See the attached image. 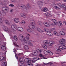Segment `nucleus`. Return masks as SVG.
I'll use <instances>...</instances> for the list:
<instances>
[{"label":"nucleus","instance_id":"1","mask_svg":"<svg viewBox=\"0 0 66 66\" xmlns=\"http://www.w3.org/2000/svg\"><path fill=\"white\" fill-rule=\"evenodd\" d=\"M20 7H21V10H23L24 11L27 10L28 9H30L31 8L30 5L29 4H28L26 6V7L23 5H20Z\"/></svg>","mask_w":66,"mask_h":66},{"label":"nucleus","instance_id":"2","mask_svg":"<svg viewBox=\"0 0 66 66\" xmlns=\"http://www.w3.org/2000/svg\"><path fill=\"white\" fill-rule=\"evenodd\" d=\"M27 35L26 36V37H25V38H24V42H25V41H26L27 42H30V40H29V38H30V35L29 34H27Z\"/></svg>","mask_w":66,"mask_h":66},{"label":"nucleus","instance_id":"3","mask_svg":"<svg viewBox=\"0 0 66 66\" xmlns=\"http://www.w3.org/2000/svg\"><path fill=\"white\" fill-rule=\"evenodd\" d=\"M23 45H28L29 46H33L32 43H30V42H29L28 41L27 42V41H26L23 42Z\"/></svg>","mask_w":66,"mask_h":66},{"label":"nucleus","instance_id":"4","mask_svg":"<svg viewBox=\"0 0 66 66\" xmlns=\"http://www.w3.org/2000/svg\"><path fill=\"white\" fill-rule=\"evenodd\" d=\"M23 36L22 35H20L19 36V38L20 40H22V41H23V42H24V38H23Z\"/></svg>","mask_w":66,"mask_h":66},{"label":"nucleus","instance_id":"5","mask_svg":"<svg viewBox=\"0 0 66 66\" xmlns=\"http://www.w3.org/2000/svg\"><path fill=\"white\" fill-rule=\"evenodd\" d=\"M52 6L56 10H59V9H60L59 7H57V6H56L55 5V4L54 3H53L52 4Z\"/></svg>","mask_w":66,"mask_h":66},{"label":"nucleus","instance_id":"6","mask_svg":"<svg viewBox=\"0 0 66 66\" xmlns=\"http://www.w3.org/2000/svg\"><path fill=\"white\" fill-rule=\"evenodd\" d=\"M3 29L4 30V31H6L7 32H9L10 31V29H8L7 27L6 26H4L3 27Z\"/></svg>","mask_w":66,"mask_h":66},{"label":"nucleus","instance_id":"7","mask_svg":"<svg viewBox=\"0 0 66 66\" xmlns=\"http://www.w3.org/2000/svg\"><path fill=\"white\" fill-rule=\"evenodd\" d=\"M14 22L16 23H18L19 21V19L18 18H15L14 19Z\"/></svg>","mask_w":66,"mask_h":66},{"label":"nucleus","instance_id":"8","mask_svg":"<svg viewBox=\"0 0 66 66\" xmlns=\"http://www.w3.org/2000/svg\"><path fill=\"white\" fill-rule=\"evenodd\" d=\"M38 4L39 6L40 7H42L43 6V2L41 1L39 2Z\"/></svg>","mask_w":66,"mask_h":66},{"label":"nucleus","instance_id":"9","mask_svg":"<svg viewBox=\"0 0 66 66\" xmlns=\"http://www.w3.org/2000/svg\"><path fill=\"white\" fill-rule=\"evenodd\" d=\"M1 48L2 50L5 51L6 50V47L4 45H2L1 46Z\"/></svg>","mask_w":66,"mask_h":66},{"label":"nucleus","instance_id":"10","mask_svg":"<svg viewBox=\"0 0 66 66\" xmlns=\"http://www.w3.org/2000/svg\"><path fill=\"white\" fill-rule=\"evenodd\" d=\"M64 43V40L63 39H62L60 40L59 41V43L61 45L63 44Z\"/></svg>","mask_w":66,"mask_h":66},{"label":"nucleus","instance_id":"11","mask_svg":"<svg viewBox=\"0 0 66 66\" xmlns=\"http://www.w3.org/2000/svg\"><path fill=\"white\" fill-rule=\"evenodd\" d=\"M43 23L46 27H49V24L48 22H44Z\"/></svg>","mask_w":66,"mask_h":66},{"label":"nucleus","instance_id":"12","mask_svg":"<svg viewBox=\"0 0 66 66\" xmlns=\"http://www.w3.org/2000/svg\"><path fill=\"white\" fill-rule=\"evenodd\" d=\"M11 28L12 29H13L14 30L16 31L17 30V28L15 27V26L13 25H12Z\"/></svg>","mask_w":66,"mask_h":66},{"label":"nucleus","instance_id":"13","mask_svg":"<svg viewBox=\"0 0 66 66\" xmlns=\"http://www.w3.org/2000/svg\"><path fill=\"white\" fill-rule=\"evenodd\" d=\"M2 9L3 10H4L3 11L5 12V14H6L5 13L7 12H8V11L7 10H8V9L5 8V7H3Z\"/></svg>","mask_w":66,"mask_h":66},{"label":"nucleus","instance_id":"14","mask_svg":"<svg viewBox=\"0 0 66 66\" xmlns=\"http://www.w3.org/2000/svg\"><path fill=\"white\" fill-rule=\"evenodd\" d=\"M1 15H5V12H3V11H1L0 12V16Z\"/></svg>","mask_w":66,"mask_h":66},{"label":"nucleus","instance_id":"15","mask_svg":"<svg viewBox=\"0 0 66 66\" xmlns=\"http://www.w3.org/2000/svg\"><path fill=\"white\" fill-rule=\"evenodd\" d=\"M46 52H47L48 53L50 54V55H53V53L51 52V51H50L49 50H47V51H45Z\"/></svg>","mask_w":66,"mask_h":66},{"label":"nucleus","instance_id":"16","mask_svg":"<svg viewBox=\"0 0 66 66\" xmlns=\"http://www.w3.org/2000/svg\"><path fill=\"white\" fill-rule=\"evenodd\" d=\"M29 27L31 29H34V28H35L34 27V25H29Z\"/></svg>","mask_w":66,"mask_h":66},{"label":"nucleus","instance_id":"17","mask_svg":"<svg viewBox=\"0 0 66 66\" xmlns=\"http://www.w3.org/2000/svg\"><path fill=\"white\" fill-rule=\"evenodd\" d=\"M55 44V42L53 41H51L48 44L50 46H51L52 44Z\"/></svg>","mask_w":66,"mask_h":66},{"label":"nucleus","instance_id":"18","mask_svg":"<svg viewBox=\"0 0 66 66\" xmlns=\"http://www.w3.org/2000/svg\"><path fill=\"white\" fill-rule=\"evenodd\" d=\"M26 45V44L24 45L25 46L24 47V49L26 50H28V49H29V47L28 46Z\"/></svg>","mask_w":66,"mask_h":66},{"label":"nucleus","instance_id":"19","mask_svg":"<svg viewBox=\"0 0 66 66\" xmlns=\"http://www.w3.org/2000/svg\"><path fill=\"white\" fill-rule=\"evenodd\" d=\"M60 33L61 35H65L64 32L62 31H61L60 32Z\"/></svg>","mask_w":66,"mask_h":66},{"label":"nucleus","instance_id":"20","mask_svg":"<svg viewBox=\"0 0 66 66\" xmlns=\"http://www.w3.org/2000/svg\"><path fill=\"white\" fill-rule=\"evenodd\" d=\"M47 34L49 36H51L52 35V33L48 31L47 33Z\"/></svg>","mask_w":66,"mask_h":66},{"label":"nucleus","instance_id":"21","mask_svg":"<svg viewBox=\"0 0 66 66\" xmlns=\"http://www.w3.org/2000/svg\"><path fill=\"white\" fill-rule=\"evenodd\" d=\"M38 24L40 26H42L43 25V23L40 21H39L38 22Z\"/></svg>","mask_w":66,"mask_h":66},{"label":"nucleus","instance_id":"22","mask_svg":"<svg viewBox=\"0 0 66 66\" xmlns=\"http://www.w3.org/2000/svg\"><path fill=\"white\" fill-rule=\"evenodd\" d=\"M5 59V57H3V56H1L0 57V61H2Z\"/></svg>","mask_w":66,"mask_h":66},{"label":"nucleus","instance_id":"23","mask_svg":"<svg viewBox=\"0 0 66 66\" xmlns=\"http://www.w3.org/2000/svg\"><path fill=\"white\" fill-rule=\"evenodd\" d=\"M37 30L38 31H39V32L41 33L42 32H43L42 31V30H41V29H40L39 28H37Z\"/></svg>","mask_w":66,"mask_h":66},{"label":"nucleus","instance_id":"24","mask_svg":"<svg viewBox=\"0 0 66 66\" xmlns=\"http://www.w3.org/2000/svg\"><path fill=\"white\" fill-rule=\"evenodd\" d=\"M13 38L15 40L17 41L18 40L17 37L16 36H14Z\"/></svg>","mask_w":66,"mask_h":66},{"label":"nucleus","instance_id":"25","mask_svg":"<svg viewBox=\"0 0 66 66\" xmlns=\"http://www.w3.org/2000/svg\"><path fill=\"white\" fill-rule=\"evenodd\" d=\"M62 7H63V8H64V9H65V10H66V6L64 4L62 5H61Z\"/></svg>","mask_w":66,"mask_h":66},{"label":"nucleus","instance_id":"26","mask_svg":"<svg viewBox=\"0 0 66 66\" xmlns=\"http://www.w3.org/2000/svg\"><path fill=\"white\" fill-rule=\"evenodd\" d=\"M45 65H50L51 66V65H53V63H52L51 62H50L49 63H47L46 64H45Z\"/></svg>","mask_w":66,"mask_h":66},{"label":"nucleus","instance_id":"27","mask_svg":"<svg viewBox=\"0 0 66 66\" xmlns=\"http://www.w3.org/2000/svg\"><path fill=\"white\" fill-rule=\"evenodd\" d=\"M27 31L28 32H32V30L31 29H27Z\"/></svg>","mask_w":66,"mask_h":66},{"label":"nucleus","instance_id":"28","mask_svg":"<svg viewBox=\"0 0 66 66\" xmlns=\"http://www.w3.org/2000/svg\"><path fill=\"white\" fill-rule=\"evenodd\" d=\"M6 61H5V62H3V63L4 64H3V66H7L6 65H7V63H6Z\"/></svg>","mask_w":66,"mask_h":66},{"label":"nucleus","instance_id":"29","mask_svg":"<svg viewBox=\"0 0 66 66\" xmlns=\"http://www.w3.org/2000/svg\"><path fill=\"white\" fill-rule=\"evenodd\" d=\"M62 23H60V22H59V24H58V26L59 27V28H61V27L62 26Z\"/></svg>","mask_w":66,"mask_h":66},{"label":"nucleus","instance_id":"30","mask_svg":"<svg viewBox=\"0 0 66 66\" xmlns=\"http://www.w3.org/2000/svg\"><path fill=\"white\" fill-rule=\"evenodd\" d=\"M47 10H48V9H47V8H45L44 9L43 11L45 12H46L47 11Z\"/></svg>","mask_w":66,"mask_h":66},{"label":"nucleus","instance_id":"31","mask_svg":"<svg viewBox=\"0 0 66 66\" xmlns=\"http://www.w3.org/2000/svg\"><path fill=\"white\" fill-rule=\"evenodd\" d=\"M5 23L6 24H10V22L7 20H5Z\"/></svg>","mask_w":66,"mask_h":66},{"label":"nucleus","instance_id":"32","mask_svg":"<svg viewBox=\"0 0 66 66\" xmlns=\"http://www.w3.org/2000/svg\"><path fill=\"white\" fill-rule=\"evenodd\" d=\"M27 66H33V64H27Z\"/></svg>","mask_w":66,"mask_h":66},{"label":"nucleus","instance_id":"33","mask_svg":"<svg viewBox=\"0 0 66 66\" xmlns=\"http://www.w3.org/2000/svg\"><path fill=\"white\" fill-rule=\"evenodd\" d=\"M56 50L57 51H59L60 52H61V50H60V49H59V48H56Z\"/></svg>","mask_w":66,"mask_h":66},{"label":"nucleus","instance_id":"34","mask_svg":"<svg viewBox=\"0 0 66 66\" xmlns=\"http://www.w3.org/2000/svg\"><path fill=\"white\" fill-rule=\"evenodd\" d=\"M23 31V28H22L21 27L20 31V32H22Z\"/></svg>","mask_w":66,"mask_h":66},{"label":"nucleus","instance_id":"35","mask_svg":"<svg viewBox=\"0 0 66 66\" xmlns=\"http://www.w3.org/2000/svg\"><path fill=\"white\" fill-rule=\"evenodd\" d=\"M43 47L45 49H46L47 48V47L46 45H44L43 46Z\"/></svg>","mask_w":66,"mask_h":66},{"label":"nucleus","instance_id":"36","mask_svg":"<svg viewBox=\"0 0 66 66\" xmlns=\"http://www.w3.org/2000/svg\"><path fill=\"white\" fill-rule=\"evenodd\" d=\"M36 52H37V51L36 50H34V54H38V53H36Z\"/></svg>","mask_w":66,"mask_h":66},{"label":"nucleus","instance_id":"37","mask_svg":"<svg viewBox=\"0 0 66 66\" xmlns=\"http://www.w3.org/2000/svg\"><path fill=\"white\" fill-rule=\"evenodd\" d=\"M56 20L55 19H52V21L54 22V23L56 21Z\"/></svg>","mask_w":66,"mask_h":66},{"label":"nucleus","instance_id":"38","mask_svg":"<svg viewBox=\"0 0 66 66\" xmlns=\"http://www.w3.org/2000/svg\"><path fill=\"white\" fill-rule=\"evenodd\" d=\"M21 22L23 24H24V23H25V21H21Z\"/></svg>","mask_w":66,"mask_h":66},{"label":"nucleus","instance_id":"39","mask_svg":"<svg viewBox=\"0 0 66 66\" xmlns=\"http://www.w3.org/2000/svg\"><path fill=\"white\" fill-rule=\"evenodd\" d=\"M53 33L54 34V35H56V34H57V32H56L55 31H54L53 32Z\"/></svg>","mask_w":66,"mask_h":66},{"label":"nucleus","instance_id":"40","mask_svg":"<svg viewBox=\"0 0 66 66\" xmlns=\"http://www.w3.org/2000/svg\"><path fill=\"white\" fill-rule=\"evenodd\" d=\"M23 13H21L20 14V16L21 17H24V16H23Z\"/></svg>","mask_w":66,"mask_h":66},{"label":"nucleus","instance_id":"41","mask_svg":"<svg viewBox=\"0 0 66 66\" xmlns=\"http://www.w3.org/2000/svg\"><path fill=\"white\" fill-rule=\"evenodd\" d=\"M54 23V24H55V25H56V24H58V23H57V21H56L55 23Z\"/></svg>","mask_w":66,"mask_h":66},{"label":"nucleus","instance_id":"42","mask_svg":"<svg viewBox=\"0 0 66 66\" xmlns=\"http://www.w3.org/2000/svg\"><path fill=\"white\" fill-rule=\"evenodd\" d=\"M39 56H40V57H42L43 56V54H40Z\"/></svg>","mask_w":66,"mask_h":66},{"label":"nucleus","instance_id":"43","mask_svg":"<svg viewBox=\"0 0 66 66\" xmlns=\"http://www.w3.org/2000/svg\"><path fill=\"white\" fill-rule=\"evenodd\" d=\"M9 6H11V7H13L14 6V5L13 4H11L9 5Z\"/></svg>","mask_w":66,"mask_h":66},{"label":"nucleus","instance_id":"44","mask_svg":"<svg viewBox=\"0 0 66 66\" xmlns=\"http://www.w3.org/2000/svg\"><path fill=\"white\" fill-rule=\"evenodd\" d=\"M33 59L34 60V61H36V59H37V57H35L34 58H33Z\"/></svg>","mask_w":66,"mask_h":66},{"label":"nucleus","instance_id":"45","mask_svg":"<svg viewBox=\"0 0 66 66\" xmlns=\"http://www.w3.org/2000/svg\"><path fill=\"white\" fill-rule=\"evenodd\" d=\"M21 27H19L17 29L18 31H20Z\"/></svg>","mask_w":66,"mask_h":66},{"label":"nucleus","instance_id":"46","mask_svg":"<svg viewBox=\"0 0 66 66\" xmlns=\"http://www.w3.org/2000/svg\"><path fill=\"white\" fill-rule=\"evenodd\" d=\"M28 63V64H31V60H29L28 61V62H27Z\"/></svg>","mask_w":66,"mask_h":66},{"label":"nucleus","instance_id":"47","mask_svg":"<svg viewBox=\"0 0 66 66\" xmlns=\"http://www.w3.org/2000/svg\"><path fill=\"white\" fill-rule=\"evenodd\" d=\"M11 1L12 2H13L14 3L16 2V1L15 0H11Z\"/></svg>","mask_w":66,"mask_h":66},{"label":"nucleus","instance_id":"48","mask_svg":"<svg viewBox=\"0 0 66 66\" xmlns=\"http://www.w3.org/2000/svg\"><path fill=\"white\" fill-rule=\"evenodd\" d=\"M13 44H14V45H15V46H16V47H18L19 46H18V45H17V44H15V43H13Z\"/></svg>","mask_w":66,"mask_h":66},{"label":"nucleus","instance_id":"49","mask_svg":"<svg viewBox=\"0 0 66 66\" xmlns=\"http://www.w3.org/2000/svg\"><path fill=\"white\" fill-rule=\"evenodd\" d=\"M25 61H26V62H28V61H29V60H28V58H26L25 59Z\"/></svg>","mask_w":66,"mask_h":66},{"label":"nucleus","instance_id":"50","mask_svg":"<svg viewBox=\"0 0 66 66\" xmlns=\"http://www.w3.org/2000/svg\"><path fill=\"white\" fill-rule=\"evenodd\" d=\"M54 30H55V29L54 28H53V29H51V32H54Z\"/></svg>","mask_w":66,"mask_h":66},{"label":"nucleus","instance_id":"51","mask_svg":"<svg viewBox=\"0 0 66 66\" xmlns=\"http://www.w3.org/2000/svg\"><path fill=\"white\" fill-rule=\"evenodd\" d=\"M46 42L48 43V44H49V42H50V41L49 40H46Z\"/></svg>","mask_w":66,"mask_h":66},{"label":"nucleus","instance_id":"52","mask_svg":"<svg viewBox=\"0 0 66 66\" xmlns=\"http://www.w3.org/2000/svg\"><path fill=\"white\" fill-rule=\"evenodd\" d=\"M31 23L32 24H33V23H34V21L32 20L31 21Z\"/></svg>","mask_w":66,"mask_h":66},{"label":"nucleus","instance_id":"53","mask_svg":"<svg viewBox=\"0 0 66 66\" xmlns=\"http://www.w3.org/2000/svg\"><path fill=\"white\" fill-rule=\"evenodd\" d=\"M39 60V58H36V61H37L38 60Z\"/></svg>","mask_w":66,"mask_h":66},{"label":"nucleus","instance_id":"54","mask_svg":"<svg viewBox=\"0 0 66 66\" xmlns=\"http://www.w3.org/2000/svg\"><path fill=\"white\" fill-rule=\"evenodd\" d=\"M13 11V9H11L10 10V12H12Z\"/></svg>","mask_w":66,"mask_h":66},{"label":"nucleus","instance_id":"55","mask_svg":"<svg viewBox=\"0 0 66 66\" xmlns=\"http://www.w3.org/2000/svg\"><path fill=\"white\" fill-rule=\"evenodd\" d=\"M47 29H45V32H47H47H48V31H47Z\"/></svg>","mask_w":66,"mask_h":66},{"label":"nucleus","instance_id":"56","mask_svg":"<svg viewBox=\"0 0 66 66\" xmlns=\"http://www.w3.org/2000/svg\"><path fill=\"white\" fill-rule=\"evenodd\" d=\"M1 20H2V19L0 18V24L1 23Z\"/></svg>","mask_w":66,"mask_h":66},{"label":"nucleus","instance_id":"57","mask_svg":"<svg viewBox=\"0 0 66 66\" xmlns=\"http://www.w3.org/2000/svg\"><path fill=\"white\" fill-rule=\"evenodd\" d=\"M44 43H45V44H48V42H47V41H46V42H44Z\"/></svg>","mask_w":66,"mask_h":66},{"label":"nucleus","instance_id":"58","mask_svg":"<svg viewBox=\"0 0 66 66\" xmlns=\"http://www.w3.org/2000/svg\"><path fill=\"white\" fill-rule=\"evenodd\" d=\"M63 23L64 24H66V22H63Z\"/></svg>","mask_w":66,"mask_h":66},{"label":"nucleus","instance_id":"59","mask_svg":"<svg viewBox=\"0 0 66 66\" xmlns=\"http://www.w3.org/2000/svg\"><path fill=\"white\" fill-rule=\"evenodd\" d=\"M20 66H24V64L22 63V64Z\"/></svg>","mask_w":66,"mask_h":66},{"label":"nucleus","instance_id":"60","mask_svg":"<svg viewBox=\"0 0 66 66\" xmlns=\"http://www.w3.org/2000/svg\"><path fill=\"white\" fill-rule=\"evenodd\" d=\"M42 59H47V58H46L45 57H43V58H42Z\"/></svg>","mask_w":66,"mask_h":66},{"label":"nucleus","instance_id":"61","mask_svg":"<svg viewBox=\"0 0 66 66\" xmlns=\"http://www.w3.org/2000/svg\"><path fill=\"white\" fill-rule=\"evenodd\" d=\"M17 55L18 56H20V53H19V54H18Z\"/></svg>","mask_w":66,"mask_h":66},{"label":"nucleus","instance_id":"62","mask_svg":"<svg viewBox=\"0 0 66 66\" xmlns=\"http://www.w3.org/2000/svg\"><path fill=\"white\" fill-rule=\"evenodd\" d=\"M39 52L41 53V52H42V50H40L38 51Z\"/></svg>","mask_w":66,"mask_h":66},{"label":"nucleus","instance_id":"63","mask_svg":"<svg viewBox=\"0 0 66 66\" xmlns=\"http://www.w3.org/2000/svg\"><path fill=\"white\" fill-rule=\"evenodd\" d=\"M32 61L33 63H35V61H33V60H32Z\"/></svg>","mask_w":66,"mask_h":66},{"label":"nucleus","instance_id":"64","mask_svg":"<svg viewBox=\"0 0 66 66\" xmlns=\"http://www.w3.org/2000/svg\"><path fill=\"white\" fill-rule=\"evenodd\" d=\"M20 55H23V54L22 53H20Z\"/></svg>","mask_w":66,"mask_h":66}]
</instances>
